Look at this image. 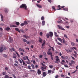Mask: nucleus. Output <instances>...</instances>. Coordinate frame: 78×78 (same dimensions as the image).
<instances>
[{
    "label": "nucleus",
    "mask_w": 78,
    "mask_h": 78,
    "mask_svg": "<svg viewBox=\"0 0 78 78\" xmlns=\"http://www.w3.org/2000/svg\"><path fill=\"white\" fill-rule=\"evenodd\" d=\"M3 57H4V58H7L8 56L7 55H5V54H4L3 55Z\"/></svg>",
    "instance_id": "28"
},
{
    "label": "nucleus",
    "mask_w": 78,
    "mask_h": 78,
    "mask_svg": "<svg viewBox=\"0 0 78 78\" xmlns=\"http://www.w3.org/2000/svg\"><path fill=\"white\" fill-rule=\"evenodd\" d=\"M15 53H16V54H17L18 57H20V55H19L18 53V52H17V51H16Z\"/></svg>",
    "instance_id": "32"
},
{
    "label": "nucleus",
    "mask_w": 78,
    "mask_h": 78,
    "mask_svg": "<svg viewBox=\"0 0 78 78\" xmlns=\"http://www.w3.org/2000/svg\"><path fill=\"white\" fill-rule=\"evenodd\" d=\"M47 68V66H46V67H41V69L42 70V71H45V70H46V69Z\"/></svg>",
    "instance_id": "4"
},
{
    "label": "nucleus",
    "mask_w": 78,
    "mask_h": 78,
    "mask_svg": "<svg viewBox=\"0 0 78 78\" xmlns=\"http://www.w3.org/2000/svg\"><path fill=\"white\" fill-rule=\"evenodd\" d=\"M57 39H58V41H60V42L62 43V39H61V38H60L58 37L57 38Z\"/></svg>",
    "instance_id": "13"
},
{
    "label": "nucleus",
    "mask_w": 78,
    "mask_h": 78,
    "mask_svg": "<svg viewBox=\"0 0 78 78\" xmlns=\"http://www.w3.org/2000/svg\"><path fill=\"white\" fill-rule=\"evenodd\" d=\"M27 67H28V69H29L30 70H31V66L29 65L27 66Z\"/></svg>",
    "instance_id": "37"
},
{
    "label": "nucleus",
    "mask_w": 78,
    "mask_h": 78,
    "mask_svg": "<svg viewBox=\"0 0 78 78\" xmlns=\"http://www.w3.org/2000/svg\"><path fill=\"white\" fill-rule=\"evenodd\" d=\"M24 25H25V24L24 23H22L20 24L21 26H24Z\"/></svg>",
    "instance_id": "53"
},
{
    "label": "nucleus",
    "mask_w": 78,
    "mask_h": 78,
    "mask_svg": "<svg viewBox=\"0 0 78 78\" xmlns=\"http://www.w3.org/2000/svg\"><path fill=\"white\" fill-rule=\"evenodd\" d=\"M15 30L16 31H18L19 29V28H15Z\"/></svg>",
    "instance_id": "47"
},
{
    "label": "nucleus",
    "mask_w": 78,
    "mask_h": 78,
    "mask_svg": "<svg viewBox=\"0 0 78 78\" xmlns=\"http://www.w3.org/2000/svg\"><path fill=\"white\" fill-rule=\"evenodd\" d=\"M5 12H6V13H7L8 12V10L6 9H5Z\"/></svg>",
    "instance_id": "33"
},
{
    "label": "nucleus",
    "mask_w": 78,
    "mask_h": 78,
    "mask_svg": "<svg viewBox=\"0 0 78 78\" xmlns=\"http://www.w3.org/2000/svg\"><path fill=\"white\" fill-rule=\"evenodd\" d=\"M55 41L56 42H57V44H58L59 45H62V44H61V43H59L58 42V40H57V39H56L55 40Z\"/></svg>",
    "instance_id": "7"
},
{
    "label": "nucleus",
    "mask_w": 78,
    "mask_h": 78,
    "mask_svg": "<svg viewBox=\"0 0 78 78\" xmlns=\"http://www.w3.org/2000/svg\"><path fill=\"white\" fill-rule=\"evenodd\" d=\"M48 2H50V3H51L52 2V1L51 0H48Z\"/></svg>",
    "instance_id": "58"
},
{
    "label": "nucleus",
    "mask_w": 78,
    "mask_h": 78,
    "mask_svg": "<svg viewBox=\"0 0 78 78\" xmlns=\"http://www.w3.org/2000/svg\"><path fill=\"white\" fill-rule=\"evenodd\" d=\"M12 76H13L14 78H16V76H15V74H12Z\"/></svg>",
    "instance_id": "48"
},
{
    "label": "nucleus",
    "mask_w": 78,
    "mask_h": 78,
    "mask_svg": "<svg viewBox=\"0 0 78 78\" xmlns=\"http://www.w3.org/2000/svg\"><path fill=\"white\" fill-rule=\"evenodd\" d=\"M0 14L2 19L1 21L3 22V15H2L1 14V13H0Z\"/></svg>",
    "instance_id": "14"
},
{
    "label": "nucleus",
    "mask_w": 78,
    "mask_h": 78,
    "mask_svg": "<svg viewBox=\"0 0 78 78\" xmlns=\"http://www.w3.org/2000/svg\"><path fill=\"white\" fill-rule=\"evenodd\" d=\"M15 23L17 26L19 25H20V23L19 22H16Z\"/></svg>",
    "instance_id": "30"
},
{
    "label": "nucleus",
    "mask_w": 78,
    "mask_h": 78,
    "mask_svg": "<svg viewBox=\"0 0 78 78\" xmlns=\"http://www.w3.org/2000/svg\"><path fill=\"white\" fill-rule=\"evenodd\" d=\"M27 42V44H30V42L29 41H26Z\"/></svg>",
    "instance_id": "46"
},
{
    "label": "nucleus",
    "mask_w": 78,
    "mask_h": 78,
    "mask_svg": "<svg viewBox=\"0 0 78 78\" xmlns=\"http://www.w3.org/2000/svg\"><path fill=\"white\" fill-rule=\"evenodd\" d=\"M61 57L62 58V59H65V58H64V57L63 56H62Z\"/></svg>",
    "instance_id": "56"
},
{
    "label": "nucleus",
    "mask_w": 78,
    "mask_h": 78,
    "mask_svg": "<svg viewBox=\"0 0 78 78\" xmlns=\"http://www.w3.org/2000/svg\"><path fill=\"white\" fill-rule=\"evenodd\" d=\"M66 51H67V52H72V50H71V49H70V50H69V49H66Z\"/></svg>",
    "instance_id": "23"
},
{
    "label": "nucleus",
    "mask_w": 78,
    "mask_h": 78,
    "mask_svg": "<svg viewBox=\"0 0 78 78\" xmlns=\"http://www.w3.org/2000/svg\"><path fill=\"white\" fill-rule=\"evenodd\" d=\"M50 50H51V49H49V51L47 52V54L48 55H51L52 54V53L50 51Z\"/></svg>",
    "instance_id": "3"
},
{
    "label": "nucleus",
    "mask_w": 78,
    "mask_h": 78,
    "mask_svg": "<svg viewBox=\"0 0 78 78\" xmlns=\"http://www.w3.org/2000/svg\"><path fill=\"white\" fill-rule=\"evenodd\" d=\"M40 34L41 36H42V34H43V33H42V32H40Z\"/></svg>",
    "instance_id": "49"
},
{
    "label": "nucleus",
    "mask_w": 78,
    "mask_h": 78,
    "mask_svg": "<svg viewBox=\"0 0 78 78\" xmlns=\"http://www.w3.org/2000/svg\"><path fill=\"white\" fill-rule=\"evenodd\" d=\"M64 67L66 68H69V66L67 65H64Z\"/></svg>",
    "instance_id": "54"
},
{
    "label": "nucleus",
    "mask_w": 78,
    "mask_h": 78,
    "mask_svg": "<svg viewBox=\"0 0 78 78\" xmlns=\"http://www.w3.org/2000/svg\"><path fill=\"white\" fill-rule=\"evenodd\" d=\"M45 22L44 21H43L42 22V26L45 25Z\"/></svg>",
    "instance_id": "21"
},
{
    "label": "nucleus",
    "mask_w": 78,
    "mask_h": 78,
    "mask_svg": "<svg viewBox=\"0 0 78 78\" xmlns=\"http://www.w3.org/2000/svg\"><path fill=\"white\" fill-rule=\"evenodd\" d=\"M20 31H21V32L23 33H25V31H24V30H23L20 29Z\"/></svg>",
    "instance_id": "39"
},
{
    "label": "nucleus",
    "mask_w": 78,
    "mask_h": 78,
    "mask_svg": "<svg viewBox=\"0 0 78 78\" xmlns=\"http://www.w3.org/2000/svg\"><path fill=\"white\" fill-rule=\"evenodd\" d=\"M13 58L15 59L16 58H17V55L16 54H14Z\"/></svg>",
    "instance_id": "17"
},
{
    "label": "nucleus",
    "mask_w": 78,
    "mask_h": 78,
    "mask_svg": "<svg viewBox=\"0 0 78 78\" xmlns=\"http://www.w3.org/2000/svg\"><path fill=\"white\" fill-rule=\"evenodd\" d=\"M23 37H24L25 39H28V38H30V37L27 36L25 35H23Z\"/></svg>",
    "instance_id": "9"
},
{
    "label": "nucleus",
    "mask_w": 78,
    "mask_h": 78,
    "mask_svg": "<svg viewBox=\"0 0 78 78\" xmlns=\"http://www.w3.org/2000/svg\"><path fill=\"white\" fill-rule=\"evenodd\" d=\"M23 41H24V42H26L27 41V40H26V39H23Z\"/></svg>",
    "instance_id": "43"
},
{
    "label": "nucleus",
    "mask_w": 78,
    "mask_h": 78,
    "mask_svg": "<svg viewBox=\"0 0 78 78\" xmlns=\"http://www.w3.org/2000/svg\"><path fill=\"white\" fill-rule=\"evenodd\" d=\"M45 45V41H44L43 43L42 44V46H44Z\"/></svg>",
    "instance_id": "20"
},
{
    "label": "nucleus",
    "mask_w": 78,
    "mask_h": 78,
    "mask_svg": "<svg viewBox=\"0 0 78 78\" xmlns=\"http://www.w3.org/2000/svg\"><path fill=\"white\" fill-rule=\"evenodd\" d=\"M62 41H63L62 42V43L63 44H66V40H65V39H64V38H63L62 39Z\"/></svg>",
    "instance_id": "18"
},
{
    "label": "nucleus",
    "mask_w": 78,
    "mask_h": 78,
    "mask_svg": "<svg viewBox=\"0 0 78 78\" xmlns=\"http://www.w3.org/2000/svg\"><path fill=\"white\" fill-rule=\"evenodd\" d=\"M57 27H58L59 29H60V30H63V31L65 30V29L62 28V26H59V25H58Z\"/></svg>",
    "instance_id": "2"
},
{
    "label": "nucleus",
    "mask_w": 78,
    "mask_h": 78,
    "mask_svg": "<svg viewBox=\"0 0 78 78\" xmlns=\"http://www.w3.org/2000/svg\"><path fill=\"white\" fill-rule=\"evenodd\" d=\"M26 63H27V64H31V62H30V61H27L26 62Z\"/></svg>",
    "instance_id": "26"
},
{
    "label": "nucleus",
    "mask_w": 78,
    "mask_h": 78,
    "mask_svg": "<svg viewBox=\"0 0 78 78\" xmlns=\"http://www.w3.org/2000/svg\"><path fill=\"white\" fill-rule=\"evenodd\" d=\"M72 63H71L69 62V65H70V66H72Z\"/></svg>",
    "instance_id": "57"
},
{
    "label": "nucleus",
    "mask_w": 78,
    "mask_h": 78,
    "mask_svg": "<svg viewBox=\"0 0 78 78\" xmlns=\"http://www.w3.org/2000/svg\"><path fill=\"white\" fill-rule=\"evenodd\" d=\"M2 74L3 75H6V72H2Z\"/></svg>",
    "instance_id": "40"
},
{
    "label": "nucleus",
    "mask_w": 78,
    "mask_h": 78,
    "mask_svg": "<svg viewBox=\"0 0 78 78\" xmlns=\"http://www.w3.org/2000/svg\"><path fill=\"white\" fill-rule=\"evenodd\" d=\"M63 10H65V11H68V9L63 8Z\"/></svg>",
    "instance_id": "45"
},
{
    "label": "nucleus",
    "mask_w": 78,
    "mask_h": 78,
    "mask_svg": "<svg viewBox=\"0 0 78 78\" xmlns=\"http://www.w3.org/2000/svg\"><path fill=\"white\" fill-rule=\"evenodd\" d=\"M22 62H23V65L24 66H25V62H24V61L23 60H22Z\"/></svg>",
    "instance_id": "50"
},
{
    "label": "nucleus",
    "mask_w": 78,
    "mask_h": 78,
    "mask_svg": "<svg viewBox=\"0 0 78 78\" xmlns=\"http://www.w3.org/2000/svg\"><path fill=\"white\" fill-rule=\"evenodd\" d=\"M39 41L40 43H42V38H39Z\"/></svg>",
    "instance_id": "15"
},
{
    "label": "nucleus",
    "mask_w": 78,
    "mask_h": 78,
    "mask_svg": "<svg viewBox=\"0 0 78 78\" xmlns=\"http://www.w3.org/2000/svg\"><path fill=\"white\" fill-rule=\"evenodd\" d=\"M30 72H35V71L34 70H30Z\"/></svg>",
    "instance_id": "59"
},
{
    "label": "nucleus",
    "mask_w": 78,
    "mask_h": 78,
    "mask_svg": "<svg viewBox=\"0 0 78 78\" xmlns=\"http://www.w3.org/2000/svg\"><path fill=\"white\" fill-rule=\"evenodd\" d=\"M24 25H27L28 23L27 22V21H24Z\"/></svg>",
    "instance_id": "24"
},
{
    "label": "nucleus",
    "mask_w": 78,
    "mask_h": 78,
    "mask_svg": "<svg viewBox=\"0 0 78 78\" xmlns=\"http://www.w3.org/2000/svg\"><path fill=\"white\" fill-rule=\"evenodd\" d=\"M66 27L67 28H69V26H66Z\"/></svg>",
    "instance_id": "63"
},
{
    "label": "nucleus",
    "mask_w": 78,
    "mask_h": 78,
    "mask_svg": "<svg viewBox=\"0 0 78 78\" xmlns=\"http://www.w3.org/2000/svg\"><path fill=\"white\" fill-rule=\"evenodd\" d=\"M5 30L6 31H9V30H10V28L9 27H7L5 29Z\"/></svg>",
    "instance_id": "12"
},
{
    "label": "nucleus",
    "mask_w": 78,
    "mask_h": 78,
    "mask_svg": "<svg viewBox=\"0 0 78 78\" xmlns=\"http://www.w3.org/2000/svg\"><path fill=\"white\" fill-rule=\"evenodd\" d=\"M49 67L50 69H53V66L52 65H50Z\"/></svg>",
    "instance_id": "34"
},
{
    "label": "nucleus",
    "mask_w": 78,
    "mask_h": 78,
    "mask_svg": "<svg viewBox=\"0 0 78 78\" xmlns=\"http://www.w3.org/2000/svg\"><path fill=\"white\" fill-rule=\"evenodd\" d=\"M56 61H59V58H56Z\"/></svg>",
    "instance_id": "60"
},
{
    "label": "nucleus",
    "mask_w": 78,
    "mask_h": 78,
    "mask_svg": "<svg viewBox=\"0 0 78 78\" xmlns=\"http://www.w3.org/2000/svg\"><path fill=\"white\" fill-rule=\"evenodd\" d=\"M31 67H32V69H34V65L33 64L31 65Z\"/></svg>",
    "instance_id": "36"
},
{
    "label": "nucleus",
    "mask_w": 78,
    "mask_h": 78,
    "mask_svg": "<svg viewBox=\"0 0 78 78\" xmlns=\"http://www.w3.org/2000/svg\"><path fill=\"white\" fill-rule=\"evenodd\" d=\"M42 56H43V55H40L39 56L40 58H42Z\"/></svg>",
    "instance_id": "55"
},
{
    "label": "nucleus",
    "mask_w": 78,
    "mask_h": 78,
    "mask_svg": "<svg viewBox=\"0 0 78 78\" xmlns=\"http://www.w3.org/2000/svg\"><path fill=\"white\" fill-rule=\"evenodd\" d=\"M52 8L53 9L54 11H56V9H55V6H52Z\"/></svg>",
    "instance_id": "25"
},
{
    "label": "nucleus",
    "mask_w": 78,
    "mask_h": 78,
    "mask_svg": "<svg viewBox=\"0 0 78 78\" xmlns=\"http://www.w3.org/2000/svg\"><path fill=\"white\" fill-rule=\"evenodd\" d=\"M37 73L38 75H41V71L39 69L37 70Z\"/></svg>",
    "instance_id": "5"
},
{
    "label": "nucleus",
    "mask_w": 78,
    "mask_h": 78,
    "mask_svg": "<svg viewBox=\"0 0 78 78\" xmlns=\"http://www.w3.org/2000/svg\"><path fill=\"white\" fill-rule=\"evenodd\" d=\"M55 58L56 59H58V58H59V57H58V56H55Z\"/></svg>",
    "instance_id": "61"
},
{
    "label": "nucleus",
    "mask_w": 78,
    "mask_h": 78,
    "mask_svg": "<svg viewBox=\"0 0 78 78\" xmlns=\"http://www.w3.org/2000/svg\"><path fill=\"white\" fill-rule=\"evenodd\" d=\"M41 64L42 66L43 67H47V66H45V64H43V63H41Z\"/></svg>",
    "instance_id": "19"
},
{
    "label": "nucleus",
    "mask_w": 78,
    "mask_h": 78,
    "mask_svg": "<svg viewBox=\"0 0 78 78\" xmlns=\"http://www.w3.org/2000/svg\"><path fill=\"white\" fill-rule=\"evenodd\" d=\"M9 78V76L8 75H5V78Z\"/></svg>",
    "instance_id": "42"
},
{
    "label": "nucleus",
    "mask_w": 78,
    "mask_h": 78,
    "mask_svg": "<svg viewBox=\"0 0 78 78\" xmlns=\"http://www.w3.org/2000/svg\"><path fill=\"white\" fill-rule=\"evenodd\" d=\"M41 20H44V16H42L41 17Z\"/></svg>",
    "instance_id": "27"
},
{
    "label": "nucleus",
    "mask_w": 78,
    "mask_h": 78,
    "mask_svg": "<svg viewBox=\"0 0 78 78\" xmlns=\"http://www.w3.org/2000/svg\"><path fill=\"white\" fill-rule=\"evenodd\" d=\"M50 34H46V36H47V38H49V37H50Z\"/></svg>",
    "instance_id": "22"
},
{
    "label": "nucleus",
    "mask_w": 78,
    "mask_h": 78,
    "mask_svg": "<svg viewBox=\"0 0 78 78\" xmlns=\"http://www.w3.org/2000/svg\"><path fill=\"white\" fill-rule=\"evenodd\" d=\"M36 5L37 7H38V8H42V5H40L37 4Z\"/></svg>",
    "instance_id": "11"
},
{
    "label": "nucleus",
    "mask_w": 78,
    "mask_h": 78,
    "mask_svg": "<svg viewBox=\"0 0 78 78\" xmlns=\"http://www.w3.org/2000/svg\"><path fill=\"white\" fill-rule=\"evenodd\" d=\"M78 65H77V66H76V70L77 71V70H78Z\"/></svg>",
    "instance_id": "62"
},
{
    "label": "nucleus",
    "mask_w": 78,
    "mask_h": 78,
    "mask_svg": "<svg viewBox=\"0 0 78 78\" xmlns=\"http://www.w3.org/2000/svg\"><path fill=\"white\" fill-rule=\"evenodd\" d=\"M71 62L73 64H75V61H73V60H71Z\"/></svg>",
    "instance_id": "29"
},
{
    "label": "nucleus",
    "mask_w": 78,
    "mask_h": 78,
    "mask_svg": "<svg viewBox=\"0 0 78 78\" xmlns=\"http://www.w3.org/2000/svg\"><path fill=\"white\" fill-rule=\"evenodd\" d=\"M47 75V73L45 72H44L43 73V76L45 77Z\"/></svg>",
    "instance_id": "10"
},
{
    "label": "nucleus",
    "mask_w": 78,
    "mask_h": 78,
    "mask_svg": "<svg viewBox=\"0 0 78 78\" xmlns=\"http://www.w3.org/2000/svg\"><path fill=\"white\" fill-rule=\"evenodd\" d=\"M20 8H24V9L25 10H27L28 9V8H27V6L25 4H22V5L20 6Z\"/></svg>",
    "instance_id": "1"
},
{
    "label": "nucleus",
    "mask_w": 78,
    "mask_h": 78,
    "mask_svg": "<svg viewBox=\"0 0 78 78\" xmlns=\"http://www.w3.org/2000/svg\"><path fill=\"white\" fill-rule=\"evenodd\" d=\"M14 66H18V65L15 63V64H14Z\"/></svg>",
    "instance_id": "64"
},
{
    "label": "nucleus",
    "mask_w": 78,
    "mask_h": 78,
    "mask_svg": "<svg viewBox=\"0 0 78 78\" xmlns=\"http://www.w3.org/2000/svg\"><path fill=\"white\" fill-rule=\"evenodd\" d=\"M19 61L20 62V64H22V60H21L20 59H19Z\"/></svg>",
    "instance_id": "52"
},
{
    "label": "nucleus",
    "mask_w": 78,
    "mask_h": 78,
    "mask_svg": "<svg viewBox=\"0 0 78 78\" xmlns=\"http://www.w3.org/2000/svg\"><path fill=\"white\" fill-rule=\"evenodd\" d=\"M44 54V57H46L47 56V54H46V53L45 52H43Z\"/></svg>",
    "instance_id": "31"
},
{
    "label": "nucleus",
    "mask_w": 78,
    "mask_h": 78,
    "mask_svg": "<svg viewBox=\"0 0 78 78\" xmlns=\"http://www.w3.org/2000/svg\"><path fill=\"white\" fill-rule=\"evenodd\" d=\"M1 47L0 48V49H3L4 48H5V46L3 45L2 44H1Z\"/></svg>",
    "instance_id": "16"
},
{
    "label": "nucleus",
    "mask_w": 78,
    "mask_h": 78,
    "mask_svg": "<svg viewBox=\"0 0 78 78\" xmlns=\"http://www.w3.org/2000/svg\"><path fill=\"white\" fill-rule=\"evenodd\" d=\"M10 28H15L16 27H17V26L15 25H12L11 24L10 26Z\"/></svg>",
    "instance_id": "8"
},
{
    "label": "nucleus",
    "mask_w": 78,
    "mask_h": 78,
    "mask_svg": "<svg viewBox=\"0 0 78 78\" xmlns=\"http://www.w3.org/2000/svg\"><path fill=\"white\" fill-rule=\"evenodd\" d=\"M64 37H66L67 39H69L68 37H67V36L66 35V34H64Z\"/></svg>",
    "instance_id": "38"
},
{
    "label": "nucleus",
    "mask_w": 78,
    "mask_h": 78,
    "mask_svg": "<svg viewBox=\"0 0 78 78\" xmlns=\"http://www.w3.org/2000/svg\"><path fill=\"white\" fill-rule=\"evenodd\" d=\"M3 49H0V51L1 53H2V52H3Z\"/></svg>",
    "instance_id": "51"
},
{
    "label": "nucleus",
    "mask_w": 78,
    "mask_h": 78,
    "mask_svg": "<svg viewBox=\"0 0 78 78\" xmlns=\"http://www.w3.org/2000/svg\"><path fill=\"white\" fill-rule=\"evenodd\" d=\"M48 73H51V70H48Z\"/></svg>",
    "instance_id": "41"
},
{
    "label": "nucleus",
    "mask_w": 78,
    "mask_h": 78,
    "mask_svg": "<svg viewBox=\"0 0 78 78\" xmlns=\"http://www.w3.org/2000/svg\"><path fill=\"white\" fill-rule=\"evenodd\" d=\"M49 34L50 37H53V34L52 32H50Z\"/></svg>",
    "instance_id": "6"
},
{
    "label": "nucleus",
    "mask_w": 78,
    "mask_h": 78,
    "mask_svg": "<svg viewBox=\"0 0 78 78\" xmlns=\"http://www.w3.org/2000/svg\"><path fill=\"white\" fill-rule=\"evenodd\" d=\"M71 44L72 46H74V45H75V43H74V42H72L71 43Z\"/></svg>",
    "instance_id": "35"
},
{
    "label": "nucleus",
    "mask_w": 78,
    "mask_h": 78,
    "mask_svg": "<svg viewBox=\"0 0 78 78\" xmlns=\"http://www.w3.org/2000/svg\"><path fill=\"white\" fill-rule=\"evenodd\" d=\"M51 59H52V60H53V55H51Z\"/></svg>",
    "instance_id": "44"
}]
</instances>
